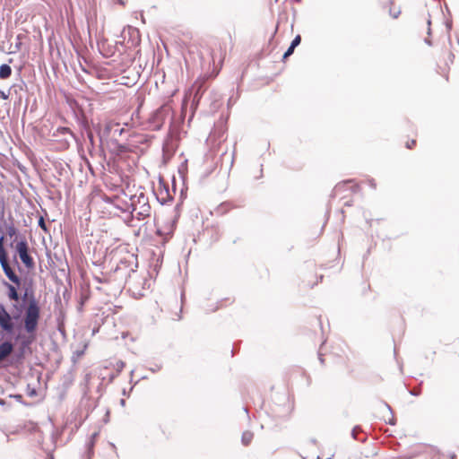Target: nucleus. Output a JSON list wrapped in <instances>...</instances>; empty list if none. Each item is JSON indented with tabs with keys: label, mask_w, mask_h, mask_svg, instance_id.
<instances>
[{
	"label": "nucleus",
	"mask_w": 459,
	"mask_h": 459,
	"mask_svg": "<svg viewBox=\"0 0 459 459\" xmlns=\"http://www.w3.org/2000/svg\"><path fill=\"white\" fill-rule=\"evenodd\" d=\"M13 350V346L9 342H4L0 344V361L6 359Z\"/></svg>",
	"instance_id": "obj_10"
},
{
	"label": "nucleus",
	"mask_w": 459,
	"mask_h": 459,
	"mask_svg": "<svg viewBox=\"0 0 459 459\" xmlns=\"http://www.w3.org/2000/svg\"><path fill=\"white\" fill-rule=\"evenodd\" d=\"M4 236L0 237V264L1 266L7 276V278L13 283L20 285L21 281L20 278L15 274L7 261V255L4 248Z\"/></svg>",
	"instance_id": "obj_4"
},
{
	"label": "nucleus",
	"mask_w": 459,
	"mask_h": 459,
	"mask_svg": "<svg viewBox=\"0 0 459 459\" xmlns=\"http://www.w3.org/2000/svg\"><path fill=\"white\" fill-rule=\"evenodd\" d=\"M16 251L19 255L20 259L27 268L30 269L34 266L33 259L29 255L28 244L26 241H20L19 243H17Z\"/></svg>",
	"instance_id": "obj_8"
},
{
	"label": "nucleus",
	"mask_w": 459,
	"mask_h": 459,
	"mask_svg": "<svg viewBox=\"0 0 459 459\" xmlns=\"http://www.w3.org/2000/svg\"><path fill=\"white\" fill-rule=\"evenodd\" d=\"M399 14H400V11H398L397 13H392V12L390 11V15H391L393 18H394V19H396V18L399 16Z\"/></svg>",
	"instance_id": "obj_25"
},
{
	"label": "nucleus",
	"mask_w": 459,
	"mask_h": 459,
	"mask_svg": "<svg viewBox=\"0 0 459 459\" xmlns=\"http://www.w3.org/2000/svg\"><path fill=\"white\" fill-rule=\"evenodd\" d=\"M226 122L227 117H224L223 115L220 117V119L214 123V127L211 132L209 137L206 139L207 144H211L212 146V151L205 155V160L212 159V165L210 166L209 173H211L216 166L217 161L216 155L214 154V149L216 147H220L221 141L223 140L224 134L226 133Z\"/></svg>",
	"instance_id": "obj_2"
},
{
	"label": "nucleus",
	"mask_w": 459,
	"mask_h": 459,
	"mask_svg": "<svg viewBox=\"0 0 459 459\" xmlns=\"http://www.w3.org/2000/svg\"><path fill=\"white\" fill-rule=\"evenodd\" d=\"M223 59L224 57L221 55H212L209 61V69L203 74V83L206 80L214 79L219 74L222 67Z\"/></svg>",
	"instance_id": "obj_6"
},
{
	"label": "nucleus",
	"mask_w": 459,
	"mask_h": 459,
	"mask_svg": "<svg viewBox=\"0 0 459 459\" xmlns=\"http://www.w3.org/2000/svg\"><path fill=\"white\" fill-rule=\"evenodd\" d=\"M384 404H385V406L386 407V409L389 411V412H390V413H392V409H391L390 405H389V404H387L386 403H385ZM385 422H386L387 424H389V425H392V426H394V425L395 424V420H394V419L393 414H391V418H390V419L385 420Z\"/></svg>",
	"instance_id": "obj_16"
},
{
	"label": "nucleus",
	"mask_w": 459,
	"mask_h": 459,
	"mask_svg": "<svg viewBox=\"0 0 459 459\" xmlns=\"http://www.w3.org/2000/svg\"><path fill=\"white\" fill-rule=\"evenodd\" d=\"M415 143H416L415 140H411V142H407L406 147L408 149H411L415 144Z\"/></svg>",
	"instance_id": "obj_23"
},
{
	"label": "nucleus",
	"mask_w": 459,
	"mask_h": 459,
	"mask_svg": "<svg viewBox=\"0 0 459 459\" xmlns=\"http://www.w3.org/2000/svg\"><path fill=\"white\" fill-rule=\"evenodd\" d=\"M425 42H426L427 44H429V45H431V42H430V40H429V39H425Z\"/></svg>",
	"instance_id": "obj_32"
},
{
	"label": "nucleus",
	"mask_w": 459,
	"mask_h": 459,
	"mask_svg": "<svg viewBox=\"0 0 459 459\" xmlns=\"http://www.w3.org/2000/svg\"><path fill=\"white\" fill-rule=\"evenodd\" d=\"M446 27L447 29V31L449 32L452 30V21H446Z\"/></svg>",
	"instance_id": "obj_22"
},
{
	"label": "nucleus",
	"mask_w": 459,
	"mask_h": 459,
	"mask_svg": "<svg viewBox=\"0 0 459 459\" xmlns=\"http://www.w3.org/2000/svg\"><path fill=\"white\" fill-rule=\"evenodd\" d=\"M28 297V290L25 291L24 293V299Z\"/></svg>",
	"instance_id": "obj_33"
},
{
	"label": "nucleus",
	"mask_w": 459,
	"mask_h": 459,
	"mask_svg": "<svg viewBox=\"0 0 459 459\" xmlns=\"http://www.w3.org/2000/svg\"><path fill=\"white\" fill-rule=\"evenodd\" d=\"M130 148L126 145H124V144H118L117 147V153H126V152H130Z\"/></svg>",
	"instance_id": "obj_17"
},
{
	"label": "nucleus",
	"mask_w": 459,
	"mask_h": 459,
	"mask_svg": "<svg viewBox=\"0 0 459 459\" xmlns=\"http://www.w3.org/2000/svg\"><path fill=\"white\" fill-rule=\"evenodd\" d=\"M368 184L372 188H376V183L374 179H368Z\"/></svg>",
	"instance_id": "obj_24"
},
{
	"label": "nucleus",
	"mask_w": 459,
	"mask_h": 459,
	"mask_svg": "<svg viewBox=\"0 0 459 459\" xmlns=\"http://www.w3.org/2000/svg\"><path fill=\"white\" fill-rule=\"evenodd\" d=\"M6 234L10 237H13L16 234V229L13 225H10L6 228Z\"/></svg>",
	"instance_id": "obj_19"
},
{
	"label": "nucleus",
	"mask_w": 459,
	"mask_h": 459,
	"mask_svg": "<svg viewBox=\"0 0 459 459\" xmlns=\"http://www.w3.org/2000/svg\"><path fill=\"white\" fill-rule=\"evenodd\" d=\"M291 411V406L285 394L275 397V401L270 404L268 413L276 420L286 419Z\"/></svg>",
	"instance_id": "obj_3"
},
{
	"label": "nucleus",
	"mask_w": 459,
	"mask_h": 459,
	"mask_svg": "<svg viewBox=\"0 0 459 459\" xmlns=\"http://www.w3.org/2000/svg\"><path fill=\"white\" fill-rule=\"evenodd\" d=\"M301 42V37L300 35H297L291 41L290 45L289 46L288 49L284 52L282 56V59H287L290 56H291L294 52V49L300 44Z\"/></svg>",
	"instance_id": "obj_11"
},
{
	"label": "nucleus",
	"mask_w": 459,
	"mask_h": 459,
	"mask_svg": "<svg viewBox=\"0 0 459 459\" xmlns=\"http://www.w3.org/2000/svg\"><path fill=\"white\" fill-rule=\"evenodd\" d=\"M163 109H160L155 113V117L159 121H163Z\"/></svg>",
	"instance_id": "obj_21"
},
{
	"label": "nucleus",
	"mask_w": 459,
	"mask_h": 459,
	"mask_svg": "<svg viewBox=\"0 0 459 459\" xmlns=\"http://www.w3.org/2000/svg\"><path fill=\"white\" fill-rule=\"evenodd\" d=\"M253 437H254L253 432L248 431V430L244 431L241 436L242 445H244L246 446H248L252 442Z\"/></svg>",
	"instance_id": "obj_14"
},
{
	"label": "nucleus",
	"mask_w": 459,
	"mask_h": 459,
	"mask_svg": "<svg viewBox=\"0 0 459 459\" xmlns=\"http://www.w3.org/2000/svg\"><path fill=\"white\" fill-rule=\"evenodd\" d=\"M39 226L45 231L48 232V228L43 217H40L39 220Z\"/></svg>",
	"instance_id": "obj_20"
},
{
	"label": "nucleus",
	"mask_w": 459,
	"mask_h": 459,
	"mask_svg": "<svg viewBox=\"0 0 459 459\" xmlns=\"http://www.w3.org/2000/svg\"><path fill=\"white\" fill-rule=\"evenodd\" d=\"M5 286L8 289V298L11 300L17 301L19 299V295H18L16 288L13 285L7 283V282L5 283Z\"/></svg>",
	"instance_id": "obj_12"
},
{
	"label": "nucleus",
	"mask_w": 459,
	"mask_h": 459,
	"mask_svg": "<svg viewBox=\"0 0 459 459\" xmlns=\"http://www.w3.org/2000/svg\"><path fill=\"white\" fill-rule=\"evenodd\" d=\"M390 4H393V0H389Z\"/></svg>",
	"instance_id": "obj_36"
},
{
	"label": "nucleus",
	"mask_w": 459,
	"mask_h": 459,
	"mask_svg": "<svg viewBox=\"0 0 459 459\" xmlns=\"http://www.w3.org/2000/svg\"><path fill=\"white\" fill-rule=\"evenodd\" d=\"M12 74V68L10 65L6 64H3L0 65V79H6L10 77Z\"/></svg>",
	"instance_id": "obj_13"
},
{
	"label": "nucleus",
	"mask_w": 459,
	"mask_h": 459,
	"mask_svg": "<svg viewBox=\"0 0 459 459\" xmlns=\"http://www.w3.org/2000/svg\"><path fill=\"white\" fill-rule=\"evenodd\" d=\"M351 183V180L349 181H346V182H343L342 184H338L335 186L333 191H334V194H337L338 192H340L346 185H350Z\"/></svg>",
	"instance_id": "obj_18"
},
{
	"label": "nucleus",
	"mask_w": 459,
	"mask_h": 459,
	"mask_svg": "<svg viewBox=\"0 0 459 459\" xmlns=\"http://www.w3.org/2000/svg\"><path fill=\"white\" fill-rule=\"evenodd\" d=\"M40 319V306L33 294L28 299L24 307V316L22 319L25 332L32 339L36 336L39 322Z\"/></svg>",
	"instance_id": "obj_1"
},
{
	"label": "nucleus",
	"mask_w": 459,
	"mask_h": 459,
	"mask_svg": "<svg viewBox=\"0 0 459 459\" xmlns=\"http://www.w3.org/2000/svg\"><path fill=\"white\" fill-rule=\"evenodd\" d=\"M360 432H362L361 428H360L359 426H355V427L352 429V430H351V437H352L354 439H356V440H359V441H360V442H364V441L367 439V437L359 438V437H358V434H359V433H360Z\"/></svg>",
	"instance_id": "obj_15"
},
{
	"label": "nucleus",
	"mask_w": 459,
	"mask_h": 459,
	"mask_svg": "<svg viewBox=\"0 0 459 459\" xmlns=\"http://www.w3.org/2000/svg\"><path fill=\"white\" fill-rule=\"evenodd\" d=\"M410 394H411V395L417 396V395H419V394H420V392H419V391H416V390H411V391L410 392Z\"/></svg>",
	"instance_id": "obj_27"
},
{
	"label": "nucleus",
	"mask_w": 459,
	"mask_h": 459,
	"mask_svg": "<svg viewBox=\"0 0 459 459\" xmlns=\"http://www.w3.org/2000/svg\"><path fill=\"white\" fill-rule=\"evenodd\" d=\"M275 2H278V0H275Z\"/></svg>",
	"instance_id": "obj_37"
},
{
	"label": "nucleus",
	"mask_w": 459,
	"mask_h": 459,
	"mask_svg": "<svg viewBox=\"0 0 459 459\" xmlns=\"http://www.w3.org/2000/svg\"><path fill=\"white\" fill-rule=\"evenodd\" d=\"M318 358H319L320 362L323 364L324 363V359L322 357V354L319 353L318 354Z\"/></svg>",
	"instance_id": "obj_31"
},
{
	"label": "nucleus",
	"mask_w": 459,
	"mask_h": 459,
	"mask_svg": "<svg viewBox=\"0 0 459 459\" xmlns=\"http://www.w3.org/2000/svg\"><path fill=\"white\" fill-rule=\"evenodd\" d=\"M218 307H219L217 306V307H215L208 308L207 310H208V311H210V312H213V311H215L216 309H218Z\"/></svg>",
	"instance_id": "obj_30"
},
{
	"label": "nucleus",
	"mask_w": 459,
	"mask_h": 459,
	"mask_svg": "<svg viewBox=\"0 0 459 459\" xmlns=\"http://www.w3.org/2000/svg\"><path fill=\"white\" fill-rule=\"evenodd\" d=\"M455 458H456V455L455 453L449 454V459H455Z\"/></svg>",
	"instance_id": "obj_29"
},
{
	"label": "nucleus",
	"mask_w": 459,
	"mask_h": 459,
	"mask_svg": "<svg viewBox=\"0 0 459 459\" xmlns=\"http://www.w3.org/2000/svg\"><path fill=\"white\" fill-rule=\"evenodd\" d=\"M244 411H245L246 413H248V411H247V408H244Z\"/></svg>",
	"instance_id": "obj_35"
},
{
	"label": "nucleus",
	"mask_w": 459,
	"mask_h": 459,
	"mask_svg": "<svg viewBox=\"0 0 459 459\" xmlns=\"http://www.w3.org/2000/svg\"><path fill=\"white\" fill-rule=\"evenodd\" d=\"M216 212H217V213H222V212H221V210H220V209H217V210H216Z\"/></svg>",
	"instance_id": "obj_34"
},
{
	"label": "nucleus",
	"mask_w": 459,
	"mask_h": 459,
	"mask_svg": "<svg viewBox=\"0 0 459 459\" xmlns=\"http://www.w3.org/2000/svg\"><path fill=\"white\" fill-rule=\"evenodd\" d=\"M223 98L221 93H219L217 91L212 90L209 96L207 97V105L208 108L205 109L204 113L206 115H212L215 112H217L221 108L223 107Z\"/></svg>",
	"instance_id": "obj_7"
},
{
	"label": "nucleus",
	"mask_w": 459,
	"mask_h": 459,
	"mask_svg": "<svg viewBox=\"0 0 459 459\" xmlns=\"http://www.w3.org/2000/svg\"><path fill=\"white\" fill-rule=\"evenodd\" d=\"M0 327L6 333H12L14 329L13 317L7 312L5 307L0 303Z\"/></svg>",
	"instance_id": "obj_9"
},
{
	"label": "nucleus",
	"mask_w": 459,
	"mask_h": 459,
	"mask_svg": "<svg viewBox=\"0 0 459 459\" xmlns=\"http://www.w3.org/2000/svg\"><path fill=\"white\" fill-rule=\"evenodd\" d=\"M151 212V205L149 204L147 198L143 195H141L138 197L136 203H133V213L138 220H144L150 217Z\"/></svg>",
	"instance_id": "obj_5"
},
{
	"label": "nucleus",
	"mask_w": 459,
	"mask_h": 459,
	"mask_svg": "<svg viewBox=\"0 0 459 459\" xmlns=\"http://www.w3.org/2000/svg\"><path fill=\"white\" fill-rule=\"evenodd\" d=\"M0 97L3 99V100H7L8 99V95H6L4 91H0Z\"/></svg>",
	"instance_id": "obj_26"
},
{
	"label": "nucleus",
	"mask_w": 459,
	"mask_h": 459,
	"mask_svg": "<svg viewBox=\"0 0 459 459\" xmlns=\"http://www.w3.org/2000/svg\"><path fill=\"white\" fill-rule=\"evenodd\" d=\"M351 188L352 192H355V191H357L359 186L357 185H352V186H351Z\"/></svg>",
	"instance_id": "obj_28"
}]
</instances>
